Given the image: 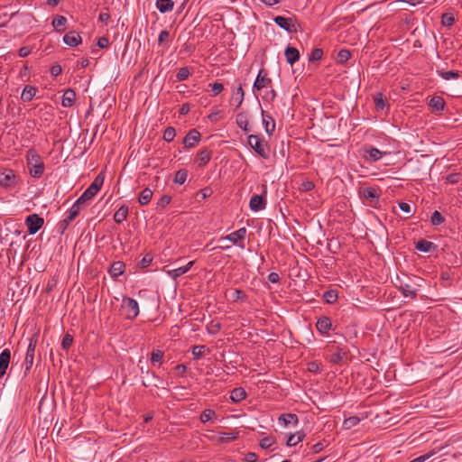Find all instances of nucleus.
I'll use <instances>...</instances> for the list:
<instances>
[{
    "label": "nucleus",
    "mask_w": 462,
    "mask_h": 462,
    "mask_svg": "<svg viewBox=\"0 0 462 462\" xmlns=\"http://www.w3.org/2000/svg\"><path fill=\"white\" fill-rule=\"evenodd\" d=\"M26 163L31 177L39 179L42 176L45 170V165L42 158L34 149H30L27 151Z\"/></svg>",
    "instance_id": "1"
},
{
    "label": "nucleus",
    "mask_w": 462,
    "mask_h": 462,
    "mask_svg": "<svg viewBox=\"0 0 462 462\" xmlns=\"http://www.w3.org/2000/svg\"><path fill=\"white\" fill-rule=\"evenodd\" d=\"M248 145L262 158L268 159L270 152L267 143L257 134L248 136Z\"/></svg>",
    "instance_id": "2"
},
{
    "label": "nucleus",
    "mask_w": 462,
    "mask_h": 462,
    "mask_svg": "<svg viewBox=\"0 0 462 462\" xmlns=\"http://www.w3.org/2000/svg\"><path fill=\"white\" fill-rule=\"evenodd\" d=\"M103 183L104 177L101 173H99L92 181V183L87 188V189L81 194L78 200L85 206V204L88 201L91 200L95 197V195L100 190V189L103 186Z\"/></svg>",
    "instance_id": "3"
},
{
    "label": "nucleus",
    "mask_w": 462,
    "mask_h": 462,
    "mask_svg": "<svg viewBox=\"0 0 462 462\" xmlns=\"http://www.w3.org/2000/svg\"><path fill=\"white\" fill-rule=\"evenodd\" d=\"M122 309L125 313V318L128 319H134L139 314L138 302L133 298H124L122 301Z\"/></svg>",
    "instance_id": "4"
},
{
    "label": "nucleus",
    "mask_w": 462,
    "mask_h": 462,
    "mask_svg": "<svg viewBox=\"0 0 462 462\" xmlns=\"http://www.w3.org/2000/svg\"><path fill=\"white\" fill-rule=\"evenodd\" d=\"M245 236H246V228L241 227V228L237 229L236 231L230 233L229 235H227L226 236L220 237L219 241H221V242L222 241H229L233 245H236L239 246L240 248L244 249L245 248L244 241H245Z\"/></svg>",
    "instance_id": "5"
},
{
    "label": "nucleus",
    "mask_w": 462,
    "mask_h": 462,
    "mask_svg": "<svg viewBox=\"0 0 462 462\" xmlns=\"http://www.w3.org/2000/svg\"><path fill=\"white\" fill-rule=\"evenodd\" d=\"M17 183V177L12 169L0 171V186L5 189L13 188Z\"/></svg>",
    "instance_id": "6"
},
{
    "label": "nucleus",
    "mask_w": 462,
    "mask_h": 462,
    "mask_svg": "<svg viewBox=\"0 0 462 462\" xmlns=\"http://www.w3.org/2000/svg\"><path fill=\"white\" fill-rule=\"evenodd\" d=\"M44 220L42 217H39L37 214L29 215L25 218V225L28 229V233L30 235L36 234L43 226Z\"/></svg>",
    "instance_id": "7"
},
{
    "label": "nucleus",
    "mask_w": 462,
    "mask_h": 462,
    "mask_svg": "<svg viewBox=\"0 0 462 462\" xmlns=\"http://www.w3.org/2000/svg\"><path fill=\"white\" fill-rule=\"evenodd\" d=\"M84 207L78 199L73 203L70 208L67 211L66 217L60 222L62 229H66L71 221H73L80 212V209Z\"/></svg>",
    "instance_id": "8"
},
{
    "label": "nucleus",
    "mask_w": 462,
    "mask_h": 462,
    "mask_svg": "<svg viewBox=\"0 0 462 462\" xmlns=\"http://www.w3.org/2000/svg\"><path fill=\"white\" fill-rule=\"evenodd\" d=\"M273 21L279 27L288 32H297L296 19L294 17H284L279 15L274 17Z\"/></svg>",
    "instance_id": "9"
},
{
    "label": "nucleus",
    "mask_w": 462,
    "mask_h": 462,
    "mask_svg": "<svg viewBox=\"0 0 462 462\" xmlns=\"http://www.w3.org/2000/svg\"><path fill=\"white\" fill-rule=\"evenodd\" d=\"M272 80L268 78V73L264 69H261L258 72L256 79L254 83V89L261 90L264 88L270 87Z\"/></svg>",
    "instance_id": "10"
},
{
    "label": "nucleus",
    "mask_w": 462,
    "mask_h": 462,
    "mask_svg": "<svg viewBox=\"0 0 462 462\" xmlns=\"http://www.w3.org/2000/svg\"><path fill=\"white\" fill-rule=\"evenodd\" d=\"M200 133L197 129H191L184 137L183 143L186 148H193L200 142Z\"/></svg>",
    "instance_id": "11"
},
{
    "label": "nucleus",
    "mask_w": 462,
    "mask_h": 462,
    "mask_svg": "<svg viewBox=\"0 0 462 462\" xmlns=\"http://www.w3.org/2000/svg\"><path fill=\"white\" fill-rule=\"evenodd\" d=\"M36 343H37L36 339L31 338L29 345L27 346V351H26V355H25V365H26L25 371L26 372L29 371L33 365Z\"/></svg>",
    "instance_id": "12"
},
{
    "label": "nucleus",
    "mask_w": 462,
    "mask_h": 462,
    "mask_svg": "<svg viewBox=\"0 0 462 462\" xmlns=\"http://www.w3.org/2000/svg\"><path fill=\"white\" fill-rule=\"evenodd\" d=\"M245 98V91L243 89L242 84H239L236 88L232 90V96L230 99V104L235 105L236 108L241 106Z\"/></svg>",
    "instance_id": "13"
},
{
    "label": "nucleus",
    "mask_w": 462,
    "mask_h": 462,
    "mask_svg": "<svg viewBox=\"0 0 462 462\" xmlns=\"http://www.w3.org/2000/svg\"><path fill=\"white\" fill-rule=\"evenodd\" d=\"M266 206L265 199L261 195H253L249 201V207L252 211L257 212L263 210Z\"/></svg>",
    "instance_id": "14"
},
{
    "label": "nucleus",
    "mask_w": 462,
    "mask_h": 462,
    "mask_svg": "<svg viewBox=\"0 0 462 462\" xmlns=\"http://www.w3.org/2000/svg\"><path fill=\"white\" fill-rule=\"evenodd\" d=\"M194 263H195L194 261H190V262H189L184 266H180V267L176 268V269L166 271V273L171 279L176 280L178 277H180L182 274L188 273L190 270V268L193 266Z\"/></svg>",
    "instance_id": "15"
},
{
    "label": "nucleus",
    "mask_w": 462,
    "mask_h": 462,
    "mask_svg": "<svg viewBox=\"0 0 462 462\" xmlns=\"http://www.w3.org/2000/svg\"><path fill=\"white\" fill-rule=\"evenodd\" d=\"M263 125L268 135H272L275 130V121L272 116L262 110Z\"/></svg>",
    "instance_id": "16"
},
{
    "label": "nucleus",
    "mask_w": 462,
    "mask_h": 462,
    "mask_svg": "<svg viewBox=\"0 0 462 462\" xmlns=\"http://www.w3.org/2000/svg\"><path fill=\"white\" fill-rule=\"evenodd\" d=\"M11 359V352L8 348L4 349L0 354V377H3L8 368Z\"/></svg>",
    "instance_id": "17"
},
{
    "label": "nucleus",
    "mask_w": 462,
    "mask_h": 462,
    "mask_svg": "<svg viewBox=\"0 0 462 462\" xmlns=\"http://www.w3.org/2000/svg\"><path fill=\"white\" fill-rule=\"evenodd\" d=\"M331 327L332 322L330 319L325 316L319 318L316 323L318 331L322 335L327 334L331 329Z\"/></svg>",
    "instance_id": "18"
},
{
    "label": "nucleus",
    "mask_w": 462,
    "mask_h": 462,
    "mask_svg": "<svg viewBox=\"0 0 462 462\" xmlns=\"http://www.w3.org/2000/svg\"><path fill=\"white\" fill-rule=\"evenodd\" d=\"M398 290L405 298L415 299L417 297V290L409 283L401 282V284L398 286Z\"/></svg>",
    "instance_id": "19"
},
{
    "label": "nucleus",
    "mask_w": 462,
    "mask_h": 462,
    "mask_svg": "<svg viewBox=\"0 0 462 462\" xmlns=\"http://www.w3.org/2000/svg\"><path fill=\"white\" fill-rule=\"evenodd\" d=\"M81 41V36L76 32H69L63 37L64 43L70 47L78 46Z\"/></svg>",
    "instance_id": "20"
},
{
    "label": "nucleus",
    "mask_w": 462,
    "mask_h": 462,
    "mask_svg": "<svg viewBox=\"0 0 462 462\" xmlns=\"http://www.w3.org/2000/svg\"><path fill=\"white\" fill-rule=\"evenodd\" d=\"M284 55L286 58V61L293 65L295 62H297L300 59V52L299 51L291 46H288L284 51Z\"/></svg>",
    "instance_id": "21"
},
{
    "label": "nucleus",
    "mask_w": 462,
    "mask_h": 462,
    "mask_svg": "<svg viewBox=\"0 0 462 462\" xmlns=\"http://www.w3.org/2000/svg\"><path fill=\"white\" fill-rule=\"evenodd\" d=\"M76 99V93L73 89L68 88L64 91L61 105L64 107H70L73 106Z\"/></svg>",
    "instance_id": "22"
},
{
    "label": "nucleus",
    "mask_w": 462,
    "mask_h": 462,
    "mask_svg": "<svg viewBox=\"0 0 462 462\" xmlns=\"http://www.w3.org/2000/svg\"><path fill=\"white\" fill-rule=\"evenodd\" d=\"M236 125L245 133L249 132V122L247 114L245 112H240L236 117Z\"/></svg>",
    "instance_id": "23"
},
{
    "label": "nucleus",
    "mask_w": 462,
    "mask_h": 462,
    "mask_svg": "<svg viewBox=\"0 0 462 462\" xmlns=\"http://www.w3.org/2000/svg\"><path fill=\"white\" fill-rule=\"evenodd\" d=\"M125 267V265L123 262H115L109 269V273L112 277L116 278L124 273Z\"/></svg>",
    "instance_id": "24"
},
{
    "label": "nucleus",
    "mask_w": 462,
    "mask_h": 462,
    "mask_svg": "<svg viewBox=\"0 0 462 462\" xmlns=\"http://www.w3.org/2000/svg\"><path fill=\"white\" fill-rule=\"evenodd\" d=\"M36 92H37L36 88L27 85V86H25V88H23V90L22 92L21 99L23 102H30L34 97Z\"/></svg>",
    "instance_id": "25"
},
{
    "label": "nucleus",
    "mask_w": 462,
    "mask_h": 462,
    "mask_svg": "<svg viewBox=\"0 0 462 462\" xmlns=\"http://www.w3.org/2000/svg\"><path fill=\"white\" fill-rule=\"evenodd\" d=\"M246 397V392L242 387L235 388L231 391L230 399L234 402H239L245 400Z\"/></svg>",
    "instance_id": "26"
},
{
    "label": "nucleus",
    "mask_w": 462,
    "mask_h": 462,
    "mask_svg": "<svg viewBox=\"0 0 462 462\" xmlns=\"http://www.w3.org/2000/svg\"><path fill=\"white\" fill-rule=\"evenodd\" d=\"M174 2L172 0H157L156 7L162 13H167L173 9Z\"/></svg>",
    "instance_id": "27"
},
{
    "label": "nucleus",
    "mask_w": 462,
    "mask_h": 462,
    "mask_svg": "<svg viewBox=\"0 0 462 462\" xmlns=\"http://www.w3.org/2000/svg\"><path fill=\"white\" fill-rule=\"evenodd\" d=\"M279 422L283 423L285 426L292 424L297 425L299 422L298 417L293 413L282 414L279 417Z\"/></svg>",
    "instance_id": "28"
},
{
    "label": "nucleus",
    "mask_w": 462,
    "mask_h": 462,
    "mask_svg": "<svg viewBox=\"0 0 462 462\" xmlns=\"http://www.w3.org/2000/svg\"><path fill=\"white\" fill-rule=\"evenodd\" d=\"M128 208L126 206H121L114 214V220L116 223L120 224L127 218Z\"/></svg>",
    "instance_id": "29"
},
{
    "label": "nucleus",
    "mask_w": 462,
    "mask_h": 462,
    "mask_svg": "<svg viewBox=\"0 0 462 462\" xmlns=\"http://www.w3.org/2000/svg\"><path fill=\"white\" fill-rule=\"evenodd\" d=\"M433 247H435V245L432 242L425 240V239L419 240L415 245V248L418 251L423 252V253H428V252L431 251V249Z\"/></svg>",
    "instance_id": "30"
},
{
    "label": "nucleus",
    "mask_w": 462,
    "mask_h": 462,
    "mask_svg": "<svg viewBox=\"0 0 462 462\" xmlns=\"http://www.w3.org/2000/svg\"><path fill=\"white\" fill-rule=\"evenodd\" d=\"M152 194V190L149 188H145L144 189H143L138 198V202L140 203V205H147L151 201Z\"/></svg>",
    "instance_id": "31"
},
{
    "label": "nucleus",
    "mask_w": 462,
    "mask_h": 462,
    "mask_svg": "<svg viewBox=\"0 0 462 462\" xmlns=\"http://www.w3.org/2000/svg\"><path fill=\"white\" fill-rule=\"evenodd\" d=\"M211 159V152L208 149L199 151L198 153V162L200 167L207 165Z\"/></svg>",
    "instance_id": "32"
},
{
    "label": "nucleus",
    "mask_w": 462,
    "mask_h": 462,
    "mask_svg": "<svg viewBox=\"0 0 462 462\" xmlns=\"http://www.w3.org/2000/svg\"><path fill=\"white\" fill-rule=\"evenodd\" d=\"M305 434L301 431L295 432L291 434L286 441V445L288 447L296 446L298 443L303 440Z\"/></svg>",
    "instance_id": "33"
},
{
    "label": "nucleus",
    "mask_w": 462,
    "mask_h": 462,
    "mask_svg": "<svg viewBox=\"0 0 462 462\" xmlns=\"http://www.w3.org/2000/svg\"><path fill=\"white\" fill-rule=\"evenodd\" d=\"M429 105L432 109L436 111H441L444 109L445 101L441 97L436 96L430 99Z\"/></svg>",
    "instance_id": "34"
},
{
    "label": "nucleus",
    "mask_w": 462,
    "mask_h": 462,
    "mask_svg": "<svg viewBox=\"0 0 462 462\" xmlns=\"http://www.w3.org/2000/svg\"><path fill=\"white\" fill-rule=\"evenodd\" d=\"M439 76H440L445 80L457 79L460 76V72L457 70H437Z\"/></svg>",
    "instance_id": "35"
},
{
    "label": "nucleus",
    "mask_w": 462,
    "mask_h": 462,
    "mask_svg": "<svg viewBox=\"0 0 462 462\" xmlns=\"http://www.w3.org/2000/svg\"><path fill=\"white\" fill-rule=\"evenodd\" d=\"M188 177V171L186 169H180L175 173L174 182L177 184H183Z\"/></svg>",
    "instance_id": "36"
},
{
    "label": "nucleus",
    "mask_w": 462,
    "mask_h": 462,
    "mask_svg": "<svg viewBox=\"0 0 462 462\" xmlns=\"http://www.w3.org/2000/svg\"><path fill=\"white\" fill-rule=\"evenodd\" d=\"M360 422V419L359 417L357 416H351L347 419H346L343 422V427L346 429V430H350L354 427H356V425H358Z\"/></svg>",
    "instance_id": "37"
},
{
    "label": "nucleus",
    "mask_w": 462,
    "mask_h": 462,
    "mask_svg": "<svg viewBox=\"0 0 462 462\" xmlns=\"http://www.w3.org/2000/svg\"><path fill=\"white\" fill-rule=\"evenodd\" d=\"M374 105L377 109L383 110L387 106V100L382 93H378L374 97Z\"/></svg>",
    "instance_id": "38"
},
{
    "label": "nucleus",
    "mask_w": 462,
    "mask_h": 462,
    "mask_svg": "<svg viewBox=\"0 0 462 462\" xmlns=\"http://www.w3.org/2000/svg\"><path fill=\"white\" fill-rule=\"evenodd\" d=\"M351 57V53L346 49H342L337 53V62L343 64L346 62Z\"/></svg>",
    "instance_id": "39"
},
{
    "label": "nucleus",
    "mask_w": 462,
    "mask_h": 462,
    "mask_svg": "<svg viewBox=\"0 0 462 462\" xmlns=\"http://www.w3.org/2000/svg\"><path fill=\"white\" fill-rule=\"evenodd\" d=\"M455 17L450 13H445L441 16V23L445 27H451L454 24Z\"/></svg>",
    "instance_id": "40"
},
{
    "label": "nucleus",
    "mask_w": 462,
    "mask_h": 462,
    "mask_svg": "<svg viewBox=\"0 0 462 462\" xmlns=\"http://www.w3.org/2000/svg\"><path fill=\"white\" fill-rule=\"evenodd\" d=\"M66 22V17L62 15H58L53 19L52 26L55 28L56 31L60 32L61 31V28L65 25Z\"/></svg>",
    "instance_id": "41"
},
{
    "label": "nucleus",
    "mask_w": 462,
    "mask_h": 462,
    "mask_svg": "<svg viewBox=\"0 0 462 462\" xmlns=\"http://www.w3.org/2000/svg\"><path fill=\"white\" fill-rule=\"evenodd\" d=\"M363 196L365 199L373 201L374 199H378V194L375 189L374 188H366L363 191Z\"/></svg>",
    "instance_id": "42"
},
{
    "label": "nucleus",
    "mask_w": 462,
    "mask_h": 462,
    "mask_svg": "<svg viewBox=\"0 0 462 462\" xmlns=\"http://www.w3.org/2000/svg\"><path fill=\"white\" fill-rule=\"evenodd\" d=\"M176 136V130L172 126H168L163 132V140L170 143Z\"/></svg>",
    "instance_id": "43"
},
{
    "label": "nucleus",
    "mask_w": 462,
    "mask_h": 462,
    "mask_svg": "<svg viewBox=\"0 0 462 462\" xmlns=\"http://www.w3.org/2000/svg\"><path fill=\"white\" fill-rule=\"evenodd\" d=\"M323 298L326 300V302L332 304L337 300V292L335 290L325 291L323 294Z\"/></svg>",
    "instance_id": "44"
},
{
    "label": "nucleus",
    "mask_w": 462,
    "mask_h": 462,
    "mask_svg": "<svg viewBox=\"0 0 462 462\" xmlns=\"http://www.w3.org/2000/svg\"><path fill=\"white\" fill-rule=\"evenodd\" d=\"M206 346L197 345L192 347V356L195 359H199L206 352Z\"/></svg>",
    "instance_id": "45"
},
{
    "label": "nucleus",
    "mask_w": 462,
    "mask_h": 462,
    "mask_svg": "<svg viewBox=\"0 0 462 462\" xmlns=\"http://www.w3.org/2000/svg\"><path fill=\"white\" fill-rule=\"evenodd\" d=\"M430 221L433 226H439L445 221V218L439 211L436 210L432 213Z\"/></svg>",
    "instance_id": "46"
},
{
    "label": "nucleus",
    "mask_w": 462,
    "mask_h": 462,
    "mask_svg": "<svg viewBox=\"0 0 462 462\" xmlns=\"http://www.w3.org/2000/svg\"><path fill=\"white\" fill-rule=\"evenodd\" d=\"M189 69L187 67H183L177 72L176 79L178 81H183L189 78Z\"/></svg>",
    "instance_id": "47"
},
{
    "label": "nucleus",
    "mask_w": 462,
    "mask_h": 462,
    "mask_svg": "<svg viewBox=\"0 0 462 462\" xmlns=\"http://www.w3.org/2000/svg\"><path fill=\"white\" fill-rule=\"evenodd\" d=\"M323 56V51L321 49L316 48L311 51V53L309 57L310 61H318L321 60Z\"/></svg>",
    "instance_id": "48"
},
{
    "label": "nucleus",
    "mask_w": 462,
    "mask_h": 462,
    "mask_svg": "<svg viewBox=\"0 0 462 462\" xmlns=\"http://www.w3.org/2000/svg\"><path fill=\"white\" fill-rule=\"evenodd\" d=\"M367 152L374 162L379 161L383 156V152L379 149L374 147L370 148Z\"/></svg>",
    "instance_id": "49"
},
{
    "label": "nucleus",
    "mask_w": 462,
    "mask_h": 462,
    "mask_svg": "<svg viewBox=\"0 0 462 462\" xmlns=\"http://www.w3.org/2000/svg\"><path fill=\"white\" fill-rule=\"evenodd\" d=\"M215 414H216L215 411L210 409H207V410L203 411L202 413L200 414L201 422H203V423L208 422L209 420L212 419L213 416H215Z\"/></svg>",
    "instance_id": "50"
},
{
    "label": "nucleus",
    "mask_w": 462,
    "mask_h": 462,
    "mask_svg": "<svg viewBox=\"0 0 462 462\" xmlns=\"http://www.w3.org/2000/svg\"><path fill=\"white\" fill-rule=\"evenodd\" d=\"M209 87L211 88L213 97L219 95L224 89V86L220 82H214L213 84H209Z\"/></svg>",
    "instance_id": "51"
},
{
    "label": "nucleus",
    "mask_w": 462,
    "mask_h": 462,
    "mask_svg": "<svg viewBox=\"0 0 462 462\" xmlns=\"http://www.w3.org/2000/svg\"><path fill=\"white\" fill-rule=\"evenodd\" d=\"M170 38V32L167 30L161 31L159 37H158V42L161 45H165Z\"/></svg>",
    "instance_id": "52"
},
{
    "label": "nucleus",
    "mask_w": 462,
    "mask_h": 462,
    "mask_svg": "<svg viewBox=\"0 0 462 462\" xmlns=\"http://www.w3.org/2000/svg\"><path fill=\"white\" fill-rule=\"evenodd\" d=\"M72 343H73V337L69 334H66L62 338L61 346L64 349L67 350L71 346Z\"/></svg>",
    "instance_id": "53"
},
{
    "label": "nucleus",
    "mask_w": 462,
    "mask_h": 462,
    "mask_svg": "<svg viewBox=\"0 0 462 462\" xmlns=\"http://www.w3.org/2000/svg\"><path fill=\"white\" fill-rule=\"evenodd\" d=\"M152 262V256L151 254H145L143 259L139 262L138 266L140 268H146L148 267L151 263Z\"/></svg>",
    "instance_id": "54"
},
{
    "label": "nucleus",
    "mask_w": 462,
    "mask_h": 462,
    "mask_svg": "<svg viewBox=\"0 0 462 462\" xmlns=\"http://www.w3.org/2000/svg\"><path fill=\"white\" fill-rule=\"evenodd\" d=\"M164 356V354L161 350L152 351L151 356V361L152 363L161 362Z\"/></svg>",
    "instance_id": "55"
},
{
    "label": "nucleus",
    "mask_w": 462,
    "mask_h": 462,
    "mask_svg": "<svg viewBox=\"0 0 462 462\" xmlns=\"http://www.w3.org/2000/svg\"><path fill=\"white\" fill-rule=\"evenodd\" d=\"M273 439L272 437H265L260 440V447L262 448H269L273 444Z\"/></svg>",
    "instance_id": "56"
},
{
    "label": "nucleus",
    "mask_w": 462,
    "mask_h": 462,
    "mask_svg": "<svg viewBox=\"0 0 462 462\" xmlns=\"http://www.w3.org/2000/svg\"><path fill=\"white\" fill-rule=\"evenodd\" d=\"M232 297H233L234 300H245L246 298V295L243 291L236 289L233 292Z\"/></svg>",
    "instance_id": "57"
},
{
    "label": "nucleus",
    "mask_w": 462,
    "mask_h": 462,
    "mask_svg": "<svg viewBox=\"0 0 462 462\" xmlns=\"http://www.w3.org/2000/svg\"><path fill=\"white\" fill-rule=\"evenodd\" d=\"M171 200V197L168 195H163L158 201V207L165 208L170 204Z\"/></svg>",
    "instance_id": "58"
},
{
    "label": "nucleus",
    "mask_w": 462,
    "mask_h": 462,
    "mask_svg": "<svg viewBox=\"0 0 462 462\" xmlns=\"http://www.w3.org/2000/svg\"><path fill=\"white\" fill-rule=\"evenodd\" d=\"M50 72H51V75L52 77H58L59 75L61 74L62 72V69H61V66L60 65H58V64H55L53 65L51 69H50Z\"/></svg>",
    "instance_id": "59"
},
{
    "label": "nucleus",
    "mask_w": 462,
    "mask_h": 462,
    "mask_svg": "<svg viewBox=\"0 0 462 462\" xmlns=\"http://www.w3.org/2000/svg\"><path fill=\"white\" fill-rule=\"evenodd\" d=\"M460 175L457 173H451L447 176V181L451 184H456L458 182Z\"/></svg>",
    "instance_id": "60"
},
{
    "label": "nucleus",
    "mask_w": 462,
    "mask_h": 462,
    "mask_svg": "<svg viewBox=\"0 0 462 462\" xmlns=\"http://www.w3.org/2000/svg\"><path fill=\"white\" fill-rule=\"evenodd\" d=\"M434 453L433 452H430V453H427V454H424L422 456H420L414 459H412L411 461L410 462H425L427 459H429Z\"/></svg>",
    "instance_id": "61"
},
{
    "label": "nucleus",
    "mask_w": 462,
    "mask_h": 462,
    "mask_svg": "<svg viewBox=\"0 0 462 462\" xmlns=\"http://www.w3.org/2000/svg\"><path fill=\"white\" fill-rule=\"evenodd\" d=\"M221 111L218 109H215L212 113L208 115V119L210 121H217L220 118Z\"/></svg>",
    "instance_id": "62"
},
{
    "label": "nucleus",
    "mask_w": 462,
    "mask_h": 462,
    "mask_svg": "<svg viewBox=\"0 0 462 462\" xmlns=\"http://www.w3.org/2000/svg\"><path fill=\"white\" fill-rule=\"evenodd\" d=\"M109 44L108 39L106 37H100L97 41V46L101 49L107 48Z\"/></svg>",
    "instance_id": "63"
},
{
    "label": "nucleus",
    "mask_w": 462,
    "mask_h": 462,
    "mask_svg": "<svg viewBox=\"0 0 462 462\" xmlns=\"http://www.w3.org/2000/svg\"><path fill=\"white\" fill-rule=\"evenodd\" d=\"M256 460H257V456L255 453H253V452L247 453L245 457V462H256Z\"/></svg>",
    "instance_id": "64"
}]
</instances>
